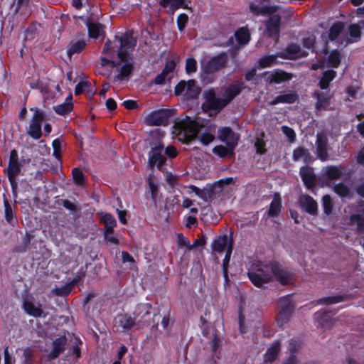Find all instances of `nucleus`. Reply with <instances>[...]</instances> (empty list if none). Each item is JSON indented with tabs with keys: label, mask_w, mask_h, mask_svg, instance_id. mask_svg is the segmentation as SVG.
Wrapping results in <instances>:
<instances>
[{
	"label": "nucleus",
	"mask_w": 364,
	"mask_h": 364,
	"mask_svg": "<svg viewBox=\"0 0 364 364\" xmlns=\"http://www.w3.org/2000/svg\"><path fill=\"white\" fill-rule=\"evenodd\" d=\"M188 188L191 189L193 193H195V194L198 196L199 198L202 199L205 198V192L203 190H200L199 188L193 185L189 186Z\"/></svg>",
	"instance_id": "obj_61"
},
{
	"label": "nucleus",
	"mask_w": 364,
	"mask_h": 364,
	"mask_svg": "<svg viewBox=\"0 0 364 364\" xmlns=\"http://www.w3.org/2000/svg\"><path fill=\"white\" fill-rule=\"evenodd\" d=\"M242 87L243 84L239 82L230 85L225 89L222 98L216 97L214 90H205L203 93L205 100L204 105L210 109L219 112L241 92Z\"/></svg>",
	"instance_id": "obj_5"
},
{
	"label": "nucleus",
	"mask_w": 364,
	"mask_h": 364,
	"mask_svg": "<svg viewBox=\"0 0 364 364\" xmlns=\"http://www.w3.org/2000/svg\"><path fill=\"white\" fill-rule=\"evenodd\" d=\"M197 69V65L196 61L193 58H188L186 60V70L188 74L191 73H194L196 71Z\"/></svg>",
	"instance_id": "obj_51"
},
{
	"label": "nucleus",
	"mask_w": 364,
	"mask_h": 364,
	"mask_svg": "<svg viewBox=\"0 0 364 364\" xmlns=\"http://www.w3.org/2000/svg\"><path fill=\"white\" fill-rule=\"evenodd\" d=\"M343 301V296H330L322 298L318 300V304H337Z\"/></svg>",
	"instance_id": "obj_39"
},
{
	"label": "nucleus",
	"mask_w": 364,
	"mask_h": 364,
	"mask_svg": "<svg viewBox=\"0 0 364 364\" xmlns=\"http://www.w3.org/2000/svg\"><path fill=\"white\" fill-rule=\"evenodd\" d=\"M167 76L168 75L162 70V72L155 77L154 82L156 85H162L164 83Z\"/></svg>",
	"instance_id": "obj_60"
},
{
	"label": "nucleus",
	"mask_w": 364,
	"mask_h": 364,
	"mask_svg": "<svg viewBox=\"0 0 364 364\" xmlns=\"http://www.w3.org/2000/svg\"><path fill=\"white\" fill-rule=\"evenodd\" d=\"M235 38L240 45H246L250 40V33L245 27H242L235 32Z\"/></svg>",
	"instance_id": "obj_25"
},
{
	"label": "nucleus",
	"mask_w": 364,
	"mask_h": 364,
	"mask_svg": "<svg viewBox=\"0 0 364 364\" xmlns=\"http://www.w3.org/2000/svg\"><path fill=\"white\" fill-rule=\"evenodd\" d=\"M281 200L275 197L271 202L270 207L268 211L269 216L275 217L279 215L281 210Z\"/></svg>",
	"instance_id": "obj_34"
},
{
	"label": "nucleus",
	"mask_w": 364,
	"mask_h": 364,
	"mask_svg": "<svg viewBox=\"0 0 364 364\" xmlns=\"http://www.w3.org/2000/svg\"><path fill=\"white\" fill-rule=\"evenodd\" d=\"M273 276L282 284H290L294 280L293 274L276 262L269 264L257 262L252 264L251 269L248 272L250 281L258 287L270 282Z\"/></svg>",
	"instance_id": "obj_2"
},
{
	"label": "nucleus",
	"mask_w": 364,
	"mask_h": 364,
	"mask_svg": "<svg viewBox=\"0 0 364 364\" xmlns=\"http://www.w3.org/2000/svg\"><path fill=\"white\" fill-rule=\"evenodd\" d=\"M151 306L149 304H140L136 306L134 312V318H132L127 314L117 316L114 320V328L117 332H127L136 323H146L144 318L150 314Z\"/></svg>",
	"instance_id": "obj_6"
},
{
	"label": "nucleus",
	"mask_w": 364,
	"mask_h": 364,
	"mask_svg": "<svg viewBox=\"0 0 364 364\" xmlns=\"http://www.w3.org/2000/svg\"><path fill=\"white\" fill-rule=\"evenodd\" d=\"M341 62L340 54L338 51L334 50L331 52L328 56V63L333 68L338 66Z\"/></svg>",
	"instance_id": "obj_42"
},
{
	"label": "nucleus",
	"mask_w": 364,
	"mask_h": 364,
	"mask_svg": "<svg viewBox=\"0 0 364 364\" xmlns=\"http://www.w3.org/2000/svg\"><path fill=\"white\" fill-rule=\"evenodd\" d=\"M280 350L279 342L274 343L271 348H269L264 355V362L265 363H272L277 358Z\"/></svg>",
	"instance_id": "obj_22"
},
{
	"label": "nucleus",
	"mask_w": 364,
	"mask_h": 364,
	"mask_svg": "<svg viewBox=\"0 0 364 364\" xmlns=\"http://www.w3.org/2000/svg\"><path fill=\"white\" fill-rule=\"evenodd\" d=\"M298 99V95L293 92L284 93L275 97L272 101L269 102L271 105L284 103H293Z\"/></svg>",
	"instance_id": "obj_17"
},
{
	"label": "nucleus",
	"mask_w": 364,
	"mask_h": 364,
	"mask_svg": "<svg viewBox=\"0 0 364 364\" xmlns=\"http://www.w3.org/2000/svg\"><path fill=\"white\" fill-rule=\"evenodd\" d=\"M318 157L323 161L328 159L327 146H316Z\"/></svg>",
	"instance_id": "obj_52"
},
{
	"label": "nucleus",
	"mask_w": 364,
	"mask_h": 364,
	"mask_svg": "<svg viewBox=\"0 0 364 364\" xmlns=\"http://www.w3.org/2000/svg\"><path fill=\"white\" fill-rule=\"evenodd\" d=\"M164 145L161 142H156L152 145L149 152V164L153 167L156 166L161 167L166 161L164 156Z\"/></svg>",
	"instance_id": "obj_8"
},
{
	"label": "nucleus",
	"mask_w": 364,
	"mask_h": 364,
	"mask_svg": "<svg viewBox=\"0 0 364 364\" xmlns=\"http://www.w3.org/2000/svg\"><path fill=\"white\" fill-rule=\"evenodd\" d=\"M228 239L227 235L220 236L215 239L212 244L213 251L222 252L225 250L228 245Z\"/></svg>",
	"instance_id": "obj_26"
},
{
	"label": "nucleus",
	"mask_w": 364,
	"mask_h": 364,
	"mask_svg": "<svg viewBox=\"0 0 364 364\" xmlns=\"http://www.w3.org/2000/svg\"><path fill=\"white\" fill-rule=\"evenodd\" d=\"M360 33L359 26L352 24L348 27V31H346V38H341L339 41L343 46L357 42L360 38Z\"/></svg>",
	"instance_id": "obj_14"
},
{
	"label": "nucleus",
	"mask_w": 364,
	"mask_h": 364,
	"mask_svg": "<svg viewBox=\"0 0 364 364\" xmlns=\"http://www.w3.org/2000/svg\"><path fill=\"white\" fill-rule=\"evenodd\" d=\"M173 134L182 142H188L195 139L197 134H199L198 138L200 143L203 145H208L215 139V128L200 133L198 123L190 117H186L175 124Z\"/></svg>",
	"instance_id": "obj_3"
},
{
	"label": "nucleus",
	"mask_w": 364,
	"mask_h": 364,
	"mask_svg": "<svg viewBox=\"0 0 364 364\" xmlns=\"http://www.w3.org/2000/svg\"><path fill=\"white\" fill-rule=\"evenodd\" d=\"M213 152L220 156L223 157L227 155L228 151L223 146H217L213 149Z\"/></svg>",
	"instance_id": "obj_59"
},
{
	"label": "nucleus",
	"mask_w": 364,
	"mask_h": 364,
	"mask_svg": "<svg viewBox=\"0 0 364 364\" xmlns=\"http://www.w3.org/2000/svg\"><path fill=\"white\" fill-rule=\"evenodd\" d=\"M67 338L65 336H61L56 338L53 343V349L50 353V357L55 358L58 357L65 350Z\"/></svg>",
	"instance_id": "obj_19"
},
{
	"label": "nucleus",
	"mask_w": 364,
	"mask_h": 364,
	"mask_svg": "<svg viewBox=\"0 0 364 364\" xmlns=\"http://www.w3.org/2000/svg\"><path fill=\"white\" fill-rule=\"evenodd\" d=\"M101 221L105 224V230H113L117 225L114 218L109 213H101Z\"/></svg>",
	"instance_id": "obj_32"
},
{
	"label": "nucleus",
	"mask_w": 364,
	"mask_h": 364,
	"mask_svg": "<svg viewBox=\"0 0 364 364\" xmlns=\"http://www.w3.org/2000/svg\"><path fill=\"white\" fill-rule=\"evenodd\" d=\"M186 97L187 98L196 97L200 92L198 86L194 80H189L186 82Z\"/></svg>",
	"instance_id": "obj_23"
},
{
	"label": "nucleus",
	"mask_w": 364,
	"mask_h": 364,
	"mask_svg": "<svg viewBox=\"0 0 364 364\" xmlns=\"http://www.w3.org/2000/svg\"><path fill=\"white\" fill-rule=\"evenodd\" d=\"M331 96L328 93L317 94L316 107L318 109H326L329 105Z\"/></svg>",
	"instance_id": "obj_35"
},
{
	"label": "nucleus",
	"mask_w": 364,
	"mask_h": 364,
	"mask_svg": "<svg viewBox=\"0 0 364 364\" xmlns=\"http://www.w3.org/2000/svg\"><path fill=\"white\" fill-rule=\"evenodd\" d=\"M176 67V63L173 60H168L166 63L165 68L163 70L167 75L172 73Z\"/></svg>",
	"instance_id": "obj_57"
},
{
	"label": "nucleus",
	"mask_w": 364,
	"mask_h": 364,
	"mask_svg": "<svg viewBox=\"0 0 364 364\" xmlns=\"http://www.w3.org/2000/svg\"><path fill=\"white\" fill-rule=\"evenodd\" d=\"M323 171L324 175L331 180L337 179L341 175V170L336 166H328Z\"/></svg>",
	"instance_id": "obj_33"
},
{
	"label": "nucleus",
	"mask_w": 364,
	"mask_h": 364,
	"mask_svg": "<svg viewBox=\"0 0 364 364\" xmlns=\"http://www.w3.org/2000/svg\"><path fill=\"white\" fill-rule=\"evenodd\" d=\"M336 75V73L333 70L325 71L323 74V76L319 80V86L321 89H327L329 85V83L335 78Z\"/></svg>",
	"instance_id": "obj_27"
},
{
	"label": "nucleus",
	"mask_w": 364,
	"mask_h": 364,
	"mask_svg": "<svg viewBox=\"0 0 364 364\" xmlns=\"http://www.w3.org/2000/svg\"><path fill=\"white\" fill-rule=\"evenodd\" d=\"M311 156L309 151L301 147H298L293 152L294 161H303L307 162L310 160Z\"/></svg>",
	"instance_id": "obj_30"
},
{
	"label": "nucleus",
	"mask_w": 364,
	"mask_h": 364,
	"mask_svg": "<svg viewBox=\"0 0 364 364\" xmlns=\"http://www.w3.org/2000/svg\"><path fill=\"white\" fill-rule=\"evenodd\" d=\"M291 313V311H289V310L287 309L280 310L277 318V323L281 326L287 323L289 319Z\"/></svg>",
	"instance_id": "obj_40"
},
{
	"label": "nucleus",
	"mask_w": 364,
	"mask_h": 364,
	"mask_svg": "<svg viewBox=\"0 0 364 364\" xmlns=\"http://www.w3.org/2000/svg\"><path fill=\"white\" fill-rule=\"evenodd\" d=\"M90 84L88 82H80L75 87V94L80 95L85 91L90 92Z\"/></svg>",
	"instance_id": "obj_47"
},
{
	"label": "nucleus",
	"mask_w": 364,
	"mask_h": 364,
	"mask_svg": "<svg viewBox=\"0 0 364 364\" xmlns=\"http://www.w3.org/2000/svg\"><path fill=\"white\" fill-rule=\"evenodd\" d=\"M300 174L304 184L310 188L315 183V176L312 170L308 167H302L300 169Z\"/></svg>",
	"instance_id": "obj_21"
},
{
	"label": "nucleus",
	"mask_w": 364,
	"mask_h": 364,
	"mask_svg": "<svg viewBox=\"0 0 364 364\" xmlns=\"http://www.w3.org/2000/svg\"><path fill=\"white\" fill-rule=\"evenodd\" d=\"M87 26L90 37L96 38L100 36L102 31V28L100 24L90 23Z\"/></svg>",
	"instance_id": "obj_38"
},
{
	"label": "nucleus",
	"mask_w": 364,
	"mask_h": 364,
	"mask_svg": "<svg viewBox=\"0 0 364 364\" xmlns=\"http://www.w3.org/2000/svg\"><path fill=\"white\" fill-rule=\"evenodd\" d=\"M122 104L128 109H134L137 107V102L132 100H125Z\"/></svg>",
	"instance_id": "obj_63"
},
{
	"label": "nucleus",
	"mask_w": 364,
	"mask_h": 364,
	"mask_svg": "<svg viewBox=\"0 0 364 364\" xmlns=\"http://www.w3.org/2000/svg\"><path fill=\"white\" fill-rule=\"evenodd\" d=\"M328 139L326 134L323 132L317 134L316 146H327Z\"/></svg>",
	"instance_id": "obj_55"
},
{
	"label": "nucleus",
	"mask_w": 364,
	"mask_h": 364,
	"mask_svg": "<svg viewBox=\"0 0 364 364\" xmlns=\"http://www.w3.org/2000/svg\"><path fill=\"white\" fill-rule=\"evenodd\" d=\"M278 304L280 310L287 309L289 311H292L294 306L291 301V297L289 295L280 298L278 301Z\"/></svg>",
	"instance_id": "obj_36"
},
{
	"label": "nucleus",
	"mask_w": 364,
	"mask_h": 364,
	"mask_svg": "<svg viewBox=\"0 0 364 364\" xmlns=\"http://www.w3.org/2000/svg\"><path fill=\"white\" fill-rule=\"evenodd\" d=\"M255 147L258 154H262L265 153L264 143L262 141H257L255 143Z\"/></svg>",
	"instance_id": "obj_64"
},
{
	"label": "nucleus",
	"mask_w": 364,
	"mask_h": 364,
	"mask_svg": "<svg viewBox=\"0 0 364 364\" xmlns=\"http://www.w3.org/2000/svg\"><path fill=\"white\" fill-rule=\"evenodd\" d=\"M164 153L171 158H173L177 155V151L174 146H168L164 149Z\"/></svg>",
	"instance_id": "obj_62"
},
{
	"label": "nucleus",
	"mask_w": 364,
	"mask_h": 364,
	"mask_svg": "<svg viewBox=\"0 0 364 364\" xmlns=\"http://www.w3.org/2000/svg\"><path fill=\"white\" fill-rule=\"evenodd\" d=\"M184 0H161V5L163 7H167L171 5L173 9H178L181 7L183 4Z\"/></svg>",
	"instance_id": "obj_45"
},
{
	"label": "nucleus",
	"mask_w": 364,
	"mask_h": 364,
	"mask_svg": "<svg viewBox=\"0 0 364 364\" xmlns=\"http://www.w3.org/2000/svg\"><path fill=\"white\" fill-rule=\"evenodd\" d=\"M228 63V56L225 53H220L210 59L204 68L207 73H215L225 67Z\"/></svg>",
	"instance_id": "obj_12"
},
{
	"label": "nucleus",
	"mask_w": 364,
	"mask_h": 364,
	"mask_svg": "<svg viewBox=\"0 0 364 364\" xmlns=\"http://www.w3.org/2000/svg\"><path fill=\"white\" fill-rule=\"evenodd\" d=\"M299 203L301 207L310 214H314L317 211L318 206L316 202L308 195L301 196Z\"/></svg>",
	"instance_id": "obj_16"
},
{
	"label": "nucleus",
	"mask_w": 364,
	"mask_h": 364,
	"mask_svg": "<svg viewBox=\"0 0 364 364\" xmlns=\"http://www.w3.org/2000/svg\"><path fill=\"white\" fill-rule=\"evenodd\" d=\"M23 308L28 315L33 317H40L43 314L41 305L36 304L30 300L24 301Z\"/></svg>",
	"instance_id": "obj_18"
},
{
	"label": "nucleus",
	"mask_w": 364,
	"mask_h": 364,
	"mask_svg": "<svg viewBox=\"0 0 364 364\" xmlns=\"http://www.w3.org/2000/svg\"><path fill=\"white\" fill-rule=\"evenodd\" d=\"M334 191L341 197H346L349 195V188L343 183H339L334 186Z\"/></svg>",
	"instance_id": "obj_43"
},
{
	"label": "nucleus",
	"mask_w": 364,
	"mask_h": 364,
	"mask_svg": "<svg viewBox=\"0 0 364 364\" xmlns=\"http://www.w3.org/2000/svg\"><path fill=\"white\" fill-rule=\"evenodd\" d=\"M136 46V40L129 35H124L116 38V41H107L105 43L101 57L102 66L110 64L116 68L118 73L114 80L122 81L129 79L134 68L131 53Z\"/></svg>",
	"instance_id": "obj_1"
},
{
	"label": "nucleus",
	"mask_w": 364,
	"mask_h": 364,
	"mask_svg": "<svg viewBox=\"0 0 364 364\" xmlns=\"http://www.w3.org/2000/svg\"><path fill=\"white\" fill-rule=\"evenodd\" d=\"M170 112L166 109L154 111L146 117V124L151 126L166 125L168 123Z\"/></svg>",
	"instance_id": "obj_11"
},
{
	"label": "nucleus",
	"mask_w": 364,
	"mask_h": 364,
	"mask_svg": "<svg viewBox=\"0 0 364 364\" xmlns=\"http://www.w3.org/2000/svg\"><path fill=\"white\" fill-rule=\"evenodd\" d=\"M276 59L277 57L275 55H266L262 58H261L259 60V65L260 68H267L270 67L276 64Z\"/></svg>",
	"instance_id": "obj_37"
},
{
	"label": "nucleus",
	"mask_w": 364,
	"mask_h": 364,
	"mask_svg": "<svg viewBox=\"0 0 364 364\" xmlns=\"http://www.w3.org/2000/svg\"><path fill=\"white\" fill-rule=\"evenodd\" d=\"M286 56L290 59H296L307 55L308 53L297 45H290L287 48Z\"/></svg>",
	"instance_id": "obj_20"
},
{
	"label": "nucleus",
	"mask_w": 364,
	"mask_h": 364,
	"mask_svg": "<svg viewBox=\"0 0 364 364\" xmlns=\"http://www.w3.org/2000/svg\"><path fill=\"white\" fill-rule=\"evenodd\" d=\"M188 20V15L186 14H181L177 17V26L178 30L182 32L186 26V24Z\"/></svg>",
	"instance_id": "obj_48"
},
{
	"label": "nucleus",
	"mask_w": 364,
	"mask_h": 364,
	"mask_svg": "<svg viewBox=\"0 0 364 364\" xmlns=\"http://www.w3.org/2000/svg\"><path fill=\"white\" fill-rule=\"evenodd\" d=\"M86 43L82 40L72 41L68 45V55H71L81 52L85 47Z\"/></svg>",
	"instance_id": "obj_24"
},
{
	"label": "nucleus",
	"mask_w": 364,
	"mask_h": 364,
	"mask_svg": "<svg viewBox=\"0 0 364 364\" xmlns=\"http://www.w3.org/2000/svg\"><path fill=\"white\" fill-rule=\"evenodd\" d=\"M21 165L18 162V153L15 149L10 152L7 174L12 186L16 183V177L20 173Z\"/></svg>",
	"instance_id": "obj_9"
},
{
	"label": "nucleus",
	"mask_w": 364,
	"mask_h": 364,
	"mask_svg": "<svg viewBox=\"0 0 364 364\" xmlns=\"http://www.w3.org/2000/svg\"><path fill=\"white\" fill-rule=\"evenodd\" d=\"M316 37L313 34H309L306 36L303 40V46L304 48H307L308 50L313 48V46L315 43Z\"/></svg>",
	"instance_id": "obj_50"
},
{
	"label": "nucleus",
	"mask_w": 364,
	"mask_h": 364,
	"mask_svg": "<svg viewBox=\"0 0 364 364\" xmlns=\"http://www.w3.org/2000/svg\"><path fill=\"white\" fill-rule=\"evenodd\" d=\"M321 37L326 43L335 41L338 45H342L339 40L341 38H346V31H344L343 24L342 23L333 24L329 31L323 33Z\"/></svg>",
	"instance_id": "obj_10"
},
{
	"label": "nucleus",
	"mask_w": 364,
	"mask_h": 364,
	"mask_svg": "<svg viewBox=\"0 0 364 364\" xmlns=\"http://www.w3.org/2000/svg\"><path fill=\"white\" fill-rule=\"evenodd\" d=\"M73 178L75 182L79 185L82 184L84 181V175L82 172L77 168L73 169Z\"/></svg>",
	"instance_id": "obj_49"
},
{
	"label": "nucleus",
	"mask_w": 364,
	"mask_h": 364,
	"mask_svg": "<svg viewBox=\"0 0 364 364\" xmlns=\"http://www.w3.org/2000/svg\"><path fill=\"white\" fill-rule=\"evenodd\" d=\"M323 206L325 213L330 214L333 209L331 198L328 195H326L322 198Z\"/></svg>",
	"instance_id": "obj_44"
},
{
	"label": "nucleus",
	"mask_w": 364,
	"mask_h": 364,
	"mask_svg": "<svg viewBox=\"0 0 364 364\" xmlns=\"http://www.w3.org/2000/svg\"><path fill=\"white\" fill-rule=\"evenodd\" d=\"M250 9L256 16H270L266 22V28L264 33L268 37L277 41L280 27L279 8L276 6L250 4Z\"/></svg>",
	"instance_id": "obj_4"
},
{
	"label": "nucleus",
	"mask_w": 364,
	"mask_h": 364,
	"mask_svg": "<svg viewBox=\"0 0 364 364\" xmlns=\"http://www.w3.org/2000/svg\"><path fill=\"white\" fill-rule=\"evenodd\" d=\"M218 138L220 141L226 142L231 148L236 144L237 137L230 127L221 128L218 132Z\"/></svg>",
	"instance_id": "obj_15"
},
{
	"label": "nucleus",
	"mask_w": 364,
	"mask_h": 364,
	"mask_svg": "<svg viewBox=\"0 0 364 364\" xmlns=\"http://www.w3.org/2000/svg\"><path fill=\"white\" fill-rule=\"evenodd\" d=\"M33 111V115L31 119L28 134L34 139H38L42 134L41 126L42 122L45 119V114L43 111L37 108H31Z\"/></svg>",
	"instance_id": "obj_7"
},
{
	"label": "nucleus",
	"mask_w": 364,
	"mask_h": 364,
	"mask_svg": "<svg viewBox=\"0 0 364 364\" xmlns=\"http://www.w3.org/2000/svg\"><path fill=\"white\" fill-rule=\"evenodd\" d=\"M52 145L53 148V156L56 159L59 160L60 159L63 141L59 139H56L53 141Z\"/></svg>",
	"instance_id": "obj_41"
},
{
	"label": "nucleus",
	"mask_w": 364,
	"mask_h": 364,
	"mask_svg": "<svg viewBox=\"0 0 364 364\" xmlns=\"http://www.w3.org/2000/svg\"><path fill=\"white\" fill-rule=\"evenodd\" d=\"M314 318L323 328H329L333 323L328 314L325 312L316 313Z\"/></svg>",
	"instance_id": "obj_31"
},
{
	"label": "nucleus",
	"mask_w": 364,
	"mask_h": 364,
	"mask_svg": "<svg viewBox=\"0 0 364 364\" xmlns=\"http://www.w3.org/2000/svg\"><path fill=\"white\" fill-rule=\"evenodd\" d=\"M105 234V239L110 244L113 245H118L119 244V240L117 237L114 235V230H105L104 232Z\"/></svg>",
	"instance_id": "obj_46"
},
{
	"label": "nucleus",
	"mask_w": 364,
	"mask_h": 364,
	"mask_svg": "<svg viewBox=\"0 0 364 364\" xmlns=\"http://www.w3.org/2000/svg\"><path fill=\"white\" fill-rule=\"evenodd\" d=\"M232 251V242H230L229 244H228V247L227 248V250H226L225 257V258L223 259L224 269H226V265L228 264V262L230 261V255H231Z\"/></svg>",
	"instance_id": "obj_56"
},
{
	"label": "nucleus",
	"mask_w": 364,
	"mask_h": 364,
	"mask_svg": "<svg viewBox=\"0 0 364 364\" xmlns=\"http://www.w3.org/2000/svg\"><path fill=\"white\" fill-rule=\"evenodd\" d=\"M186 82L181 81L175 87V94L176 95H179L182 93H184L186 95Z\"/></svg>",
	"instance_id": "obj_58"
},
{
	"label": "nucleus",
	"mask_w": 364,
	"mask_h": 364,
	"mask_svg": "<svg viewBox=\"0 0 364 364\" xmlns=\"http://www.w3.org/2000/svg\"><path fill=\"white\" fill-rule=\"evenodd\" d=\"M282 130L291 142L294 141L296 135L294 131L291 128L287 126H283L282 127Z\"/></svg>",
	"instance_id": "obj_54"
},
{
	"label": "nucleus",
	"mask_w": 364,
	"mask_h": 364,
	"mask_svg": "<svg viewBox=\"0 0 364 364\" xmlns=\"http://www.w3.org/2000/svg\"><path fill=\"white\" fill-rule=\"evenodd\" d=\"M350 225H355L358 231L364 230V212L362 214H354L350 218Z\"/></svg>",
	"instance_id": "obj_28"
},
{
	"label": "nucleus",
	"mask_w": 364,
	"mask_h": 364,
	"mask_svg": "<svg viewBox=\"0 0 364 364\" xmlns=\"http://www.w3.org/2000/svg\"><path fill=\"white\" fill-rule=\"evenodd\" d=\"M5 209V218L7 222L11 223L12 220V208L7 199L4 201Z\"/></svg>",
	"instance_id": "obj_53"
},
{
	"label": "nucleus",
	"mask_w": 364,
	"mask_h": 364,
	"mask_svg": "<svg viewBox=\"0 0 364 364\" xmlns=\"http://www.w3.org/2000/svg\"><path fill=\"white\" fill-rule=\"evenodd\" d=\"M264 77L267 82L279 84L290 80L292 75L282 70H277L273 72L265 73Z\"/></svg>",
	"instance_id": "obj_13"
},
{
	"label": "nucleus",
	"mask_w": 364,
	"mask_h": 364,
	"mask_svg": "<svg viewBox=\"0 0 364 364\" xmlns=\"http://www.w3.org/2000/svg\"><path fill=\"white\" fill-rule=\"evenodd\" d=\"M73 109V104L71 102V97H68L63 103L54 107V110L56 113L64 115L69 113Z\"/></svg>",
	"instance_id": "obj_29"
}]
</instances>
